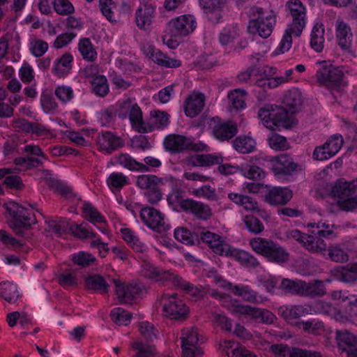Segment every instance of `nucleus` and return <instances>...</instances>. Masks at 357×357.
<instances>
[{
	"label": "nucleus",
	"instance_id": "obj_1",
	"mask_svg": "<svg viewBox=\"0 0 357 357\" xmlns=\"http://www.w3.org/2000/svg\"><path fill=\"white\" fill-rule=\"evenodd\" d=\"M357 178L351 181H343L339 179L333 186L331 195L337 197L338 206L343 211H351L357 208Z\"/></svg>",
	"mask_w": 357,
	"mask_h": 357
},
{
	"label": "nucleus",
	"instance_id": "obj_2",
	"mask_svg": "<svg viewBox=\"0 0 357 357\" xmlns=\"http://www.w3.org/2000/svg\"><path fill=\"white\" fill-rule=\"evenodd\" d=\"M6 210L12 219L9 221V227L19 236L27 237V231L36 222L31 220L27 210L17 203L11 202L6 204Z\"/></svg>",
	"mask_w": 357,
	"mask_h": 357
},
{
	"label": "nucleus",
	"instance_id": "obj_3",
	"mask_svg": "<svg viewBox=\"0 0 357 357\" xmlns=\"http://www.w3.org/2000/svg\"><path fill=\"white\" fill-rule=\"evenodd\" d=\"M250 245L257 253L264 256L271 262L283 264L289 260V253L273 241L254 238L250 240Z\"/></svg>",
	"mask_w": 357,
	"mask_h": 357
},
{
	"label": "nucleus",
	"instance_id": "obj_4",
	"mask_svg": "<svg viewBox=\"0 0 357 357\" xmlns=\"http://www.w3.org/2000/svg\"><path fill=\"white\" fill-rule=\"evenodd\" d=\"M317 82L331 90L340 91L345 86L344 73L337 67L324 65L317 73Z\"/></svg>",
	"mask_w": 357,
	"mask_h": 357
},
{
	"label": "nucleus",
	"instance_id": "obj_5",
	"mask_svg": "<svg viewBox=\"0 0 357 357\" xmlns=\"http://www.w3.org/2000/svg\"><path fill=\"white\" fill-rule=\"evenodd\" d=\"M136 183L140 188L147 190L145 195L149 203L155 204L162 199V178L155 175L144 174L137 177Z\"/></svg>",
	"mask_w": 357,
	"mask_h": 357
},
{
	"label": "nucleus",
	"instance_id": "obj_6",
	"mask_svg": "<svg viewBox=\"0 0 357 357\" xmlns=\"http://www.w3.org/2000/svg\"><path fill=\"white\" fill-rule=\"evenodd\" d=\"M164 302L162 308L167 316L179 321L185 320L187 318L189 307L183 301L177 299L176 294L167 296L164 298Z\"/></svg>",
	"mask_w": 357,
	"mask_h": 357
},
{
	"label": "nucleus",
	"instance_id": "obj_7",
	"mask_svg": "<svg viewBox=\"0 0 357 357\" xmlns=\"http://www.w3.org/2000/svg\"><path fill=\"white\" fill-rule=\"evenodd\" d=\"M196 27L194 16L185 15L172 20L168 23V29L172 36H185L192 32Z\"/></svg>",
	"mask_w": 357,
	"mask_h": 357
},
{
	"label": "nucleus",
	"instance_id": "obj_8",
	"mask_svg": "<svg viewBox=\"0 0 357 357\" xmlns=\"http://www.w3.org/2000/svg\"><path fill=\"white\" fill-rule=\"evenodd\" d=\"M275 24V15L260 16L259 18L249 22L248 31L250 33H257L261 38H266L273 32Z\"/></svg>",
	"mask_w": 357,
	"mask_h": 357
},
{
	"label": "nucleus",
	"instance_id": "obj_9",
	"mask_svg": "<svg viewBox=\"0 0 357 357\" xmlns=\"http://www.w3.org/2000/svg\"><path fill=\"white\" fill-rule=\"evenodd\" d=\"M147 277L155 279L156 281L172 280L174 285L179 287L188 293L191 292V287H195L192 284L185 282L182 278L178 275H174L169 271H165L157 267H153L149 271Z\"/></svg>",
	"mask_w": 357,
	"mask_h": 357
},
{
	"label": "nucleus",
	"instance_id": "obj_10",
	"mask_svg": "<svg viewBox=\"0 0 357 357\" xmlns=\"http://www.w3.org/2000/svg\"><path fill=\"white\" fill-rule=\"evenodd\" d=\"M234 312L241 314L249 315L257 321L272 324L274 321V314L267 310L253 307L250 305H234Z\"/></svg>",
	"mask_w": 357,
	"mask_h": 357
},
{
	"label": "nucleus",
	"instance_id": "obj_11",
	"mask_svg": "<svg viewBox=\"0 0 357 357\" xmlns=\"http://www.w3.org/2000/svg\"><path fill=\"white\" fill-rule=\"evenodd\" d=\"M112 281L115 284L117 298L121 303H132V301L142 291L141 288L137 284L126 285L117 279H112Z\"/></svg>",
	"mask_w": 357,
	"mask_h": 357
},
{
	"label": "nucleus",
	"instance_id": "obj_12",
	"mask_svg": "<svg viewBox=\"0 0 357 357\" xmlns=\"http://www.w3.org/2000/svg\"><path fill=\"white\" fill-rule=\"evenodd\" d=\"M181 337V347L184 357H201L202 351L196 345L199 341L198 333L194 328L188 330Z\"/></svg>",
	"mask_w": 357,
	"mask_h": 357
},
{
	"label": "nucleus",
	"instance_id": "obj_13",
	"mask_svg": "<svg viewBox=\"0 0 357 357\" xmlns=\"http://www.w3.org/2000/svg\"><path fill=\"white\" fill-rule=\"evenodd\" d=\"M142 220L151 229L161 232L165 230L163 217L160 211L152 207H145L140 211Z\"/></svg>",
	"mask_w": 357,
	"mask_h": 357
},
{
	"label": "nucleus",
	"instance_id": "obj_14",
	"mask_svg": "<svg viewBox=\"0 0 357 357\" xmlns=\"http://www.w3.org/2000/svg\"><path fill=\"white\" fill-rule=\"evenodd\" d=\"M289 109L283 106H275L272 107L273 126H282L286 129H290L296 124V121Z\"/></svg>",
	"mask_w": 357,
	"mask_h": 357
},
{
	"label": "nucleus",
	"instance_id": "obj_15",
	"mask_svg": "<svg viewBox=\"0 0 357 357\" xmlns=\"http://www.w3.org/2000/svg\"><path fill=\"white\" fill-rule=\"evenodd\" d=\"M163 144L167 151L172 153H178L188 150L192 140L184 135L171 134L165 138Z\"/></svg>",
	"mask_w": 357,
	"mask_h": 357
},
{
	"label": "nucleus",
	"instance_id": "obj_16",
	"mask_svg": "<svg viewBox=\"0 0 357 357\" xmlns=\"http://www.w3.org/2000/svg\"><path fill=\"white\" fill-rule=\"evenodd\" d=\"M181 208L184 211H190L197 218L208 220L212 215L211 209L208 205L191 199H186L181 203Z\"/></svg>",
	"mask_w": 357,
	"mask_h": 357
},
{
	"label": "nucleus",
	"instance_id": "obj_17",
	"mask_svg": "<svg viewBox=\"0 0 357 357\" xmlns=\"http://www.w3.org/2000/svg\"><path fill=\"white\" fill-rule=\"evenodd\" d=\"M336 340L340 349L347 351L349 356L357 354V336L347 330L336 331Z\"/></svg>",
	"mask_w": 357,
	"mask_h": 357
},
{
	"label": "nucleus",
	"instance_id": "obj_18",
	"mask_svg": "<svg viewBox=\"0 0 357 357\" xmlns=\"http://www.w3.org/2000/svg\"><path fill=\"white\" fill-rule=\"evenodd\" d=\"M292 191L287 188L273 187L264 196L271 205H285L292 198Z\"/></svg>",
	"mask_w": 357,
	"mask_h": 357
},
{
	"label": "nucleus",
	"instance_id": "obj_19",
	"mask_svg": "<svg viewBox=\"0 0 357 357\" xmlns=\"http://www.w3.org/2000/svg\"><path fill=\"white\" fill-rule=\"evenodd\" d=\"M272 161L276 162V165L273 167L275 174L290 175L298 167L297 163L287 153L275 156Z\"/></svg>",
	"mask_w": 357,
	"mask_h": 357
},
{
	"label": "nucleus",
	"instance_id": "obj_20",
	"mask_svg": "<svg viewBox=\"0 0 357 357\" xmlns=\"http://www.w3.org/2000/svg\"><path fill=\"white\" fill-rule=\"evenodd\" d=\"M155 8L149 3H144L136 10L135 22L137 26L143 30H148L154 17Z\"/></svg>",
	"mask_w": 357,
	"mask_h": 357
},
{
	"label": "nucleus",
	"instance_id": "obj_21",
	"mask_svg": "<svg viewBox=\"0 0 357 357\" xmlns=\"http://www.w3.org/2000/svg\"><path fill=\"white\" fill-rule=\"evenodd\" d=\"M205 96L202 93L189 96L184 105V111L187 116L190 118L197 116L204 106Z\"/></svg>",
	"mask_w": 357,
	"mask_h": 357
},
{
	"label": "nucleus",
	"instance_id": "obj_22",
	"mask_svg": "<svg viewBox=\"0 0 357 357\" xmlns=\"http://www.w3.org/2000/svg\"><path fill=\"white\" fill-rule=\"evenodd\" d=\"M331 272L340 281L346 283L357 282V263L338 266Z\"/></svg>",
	"mask_w": 357,
	"mask_h": 357
},
{
	"label": "nucleus",
	"instance_id": "obj_23",
	"mask_svg": "<svg viewBox=\"0 0 357 357\" xmlns=\"http://www.w3.org/2000/svg\"><path fill=\"white\" fill-rule=\"evenodd\" d=\"M84 285L87 290H91L100 294H106L109 291V284L105 278L100 274H92L84 278Z\"/></svg>",
	"mask_w": 357,
	"mask_h": 357
},
{
	"label": "nucleus",
	"instance_id": "obj_24",
	"mask_svg": "<svg viewBox=\"0 0 357 357\" xmlns=\"http://www.w3.org/2000/svg\"><path fill=\"white\" fill-rule=\"evenodd\" d=\"M83 211L85 215L89 218L90 222L93 223L103 234L107 233L105 228L106 220L105 218L97 211L90 203H85L83 206Z\"/></svg>",
	"mask_w": 357,
	"mask_h": 357
},
{
	"label": "nucleus",
	"instance_id": "obj_25",
	"mask_svg": "<svg viewBox=\"0 0 357 357\" xmlns=\"http://www.w3.org/2000/svg\"><path fill=\"white\" fill-rule=\"evenodd\" d=\"M98 143L100 148L107 153H112L124 144L120 137L115 136L111 132H102V136L98 139Z\"/></svg>",
	"mask_w": 357,
	"mask_h": 357
},
{
	"label": "nucleus",
	"instance_id": "obj_26",
	"mask_svg": "<svg viewBox=\"0 0 357 357\" xmlns=\"http://www.w3.org/2000/svg\"><path fill=\"white\" fill-rule=\"evenodd\" d=\"M302 103L303 100L301 94L298 90L287 91L282 100V106L289 109L291 114H294L300 110Z\"/></svg>",
	"mask_w": 357,
	"mask_h": 357
},
{
	"label": "nucleus",
	"instance_id": "obj_27",
	"mask_svg": "<svg viewBox=\"0 0 357 357\" xmlns=\"http://www.w3.org/2000/svg\"><path fill=\"white\" fill-rule=\"evenodd\" d=\"M237 126L234 123H222L214 126L213 133L220 141L229 140L237 133Z\"/></svg>",
	"mask_w": 357,
	"mask_h": 357
},
{
	"label": "nucleus",
	"instance_id": "obj_28",
	"mask_svg": "<svg viewBox=\"0 0 357 357\" xmlns=\"http://www.w3.org/2000/svg\"><path fill=\"white\" fill-rule=\"evenodd\" d=\"M174 238L185 245L199 244V235L197 232L190 231L185 227H178L174 231Z\"/></svg>",
	"mask_w": 357,
	"mask_h": 357
},
{
	"label": "nucleus",
	"instance_id": "obj_29",
	"mask_svg": "<svg viewBox=\"0 0 357 357\" xmlns=\"http://www.w3.org/2000/svg\"><path fill=\"white\" fill-rule=\"evenodd\" d=\"M352 34L350 33V27L345 23L340 22L337 29V38L338 45L344 51L349 52L351 46Z\"/></svg>",
	"mask_w": 357,
	"mask_h": 357
},
{
	"label": "nucleus",
	"instance_id": "obj_30",
	"mask_svg": "<svg viewBox=\"0 0 357 357\" xmlns=\"http://www.w3.org/2000/svg\"><path fill=\"white\" fill-rule=\"evenodd\" d=\"M233 146L238 153L246 154L255 151L256 142L250 137L238 136L233 141Z\"/></svg>",
	"mask_w": 357,
	"mask_h": 357
},
{
	"label": "nucleus",
	"instance_id": "obj_31",
	"mask_svg": "<svg viewBox=\"0 0 357 357\" xmlns=\"http://www.w3.org/2000/svg\"><path fill=\"white\" fill-rule=\"evenodd\" d=\"M326 294V288L324 281L314 280L310 282H305V285H304L303 296L321 297Z\"/></svg>",
	"mask_w": 357,
	"mask_h": 357
},
{
	"label": "nucleus",
	"instance_id": "obj_32",
	"mask_svg": "<svg viewBox=\"0 0 357 357\" xmlns=\"http://www.w3.org/2000/svg\"><path fill=\"white\" fill-rule=\"evenodd\" d=\"M129 119L133 127H135L139 132L145 133L148 132L146 123L142 119V112L139 107L135 104L133 105L129 114Z\"/></svg>",
	"mask_w": 357,
	"mask_h": 357
},
{
	"label": "nucleus",
	"instance_id": "obj_33",
	"mask_svg": "<svg viewBox=\"0 0 357 357\" xmlns=\"http://www.w3.org/2000/svg\"><path fill=\"white\" fill-rule=\"evenodd\" d=\"M0 297L10 303H15L19 298L17 287L9 282L0 283Z\"/></svg>",
	"mask_w": 357,
	"mask_h": 357
},
{
	"label": "nucleus",
	"instance_id": "obj_34",
	"mask_svg": "<svg viewBox=\"0 0 357 357\" xmlns=\"http://www.w3.org/2000/svg\"><path fill=\"white\" fill-rule=\"evenodd\" d=\"M151 116L152 124L146 126L148 132H151L154 128L161 129L168 124L169 115L165 112L154 110L151 112Z\"/></svg>",
	"mask_w": 357,
	"mask_h": 357
},
{
	"label": "nucleus",
	"instance_id": "obj_35",
	"mask_svg": "<svg viewBox=\"0 0 357 357\" xmlns=\"http://www.w3.org/2000/svg\"><path fill=\"white\" fill-rule=\"evenodd\" d=\"M233 257L241 265L248 268H255L259 265V262L254 256L244 250L234 249Z\"/></svg>",
	"mask_w": 357,
	"mask_h": 357
},
{
	"label": "nucleus",
	"instance_id": "obj_36",
	"mask_svg": "<svg viewBox=\"0 0 357 357\" xmlns=\"http://www.w3.org/2000/svg\"><path fill=\"white\" fill-rule=\"evenodd\" d=\"M289 10L293 18L290 28L296 29V36H300L305 25V9L291 8Z\"/></svg>",
	"mask_w": 357,
	"mask_h": 357
},
{
	"label": "nucleus",
	"instance_id": "obj_37",
	"mask_svg": "<svg viewBox=\"0 0 357 357\" xmlns=\"http://www.w3.org/2000/svg\"><path fill=\"white\" fill-rule=\"evenodd\" d=\"M117 162L124 167L132 171H147L149 169L146 165L136 161L134 158L126 153L120 154L117 157Z\"/></svg>",
	"mask_w": 357,
	"mask_h": 357
},
{
	"label": "nucleus",
	"instance_id": "obj_38",
	"mask_svg": "<svg viewBox=\"0 0 357 357\" xmlns=\"http://www.w3.org/2000/svg\"><path fill=\"white\" fill-rule=\"evenodd\" d=\"M195 161H192V166H211L213 165H220L223 158L222 156L214 155L212 154H197L194 156Z\"/></svg>",
	"mask_w": 357,
	"mask_h": 357
},
{
	"label": "nucleus",
	"instance_id": "obj_39",
	"mask_svg": "<svg viewBox=\"0 0 357 357\" xmlns=\"http://www.w3.org/2000/svg\"><path fill=\"white\" fill-rule=\"evenodd\" d=\"M304 285H305V281L285 278L282 280L280 288L289 293L303 296Z\"/></svg>",
	"mask_w": 357,
	"mask_h": 357
},
{
	"label": "nucleus",
	"instance_id": "obj_40",
	"mask_svg": "<svg viewBox=\"0 0 357 357\" xmlns=\"http://www.w3.org/2000/svg\"><path fill=\"white\" fill-rule=\"evenodd\" d=\"M246 91L241 89H236L228 94V98L231 102V107L236 110L243 109L246 104L245 102V96Z\"/></svg>",
	"mask_w": 357,
	"mask_h": 357
},
{
	"label": "nucleus",
	"instance_id": "obj_41",
	"mask_svg": "<svg viewBox=\"0 0 357 357\" xmlns=\"http://www.w3.org/2000/svg\"><path fill=\"white\" fill-rule=\"evenodd\" d=\"M316 24L312 29L311 34V47L318 52H320L324 47L323 43L324 29Z\"/></svg>",
	"mask_w": 357,
	"mask_h": 357
},
{
	"label": "nucleus",
	"instance_id": "obj_42",
	"mask_svg": "<svg viewBox=\"0 0 357 357\" xmlns=\"http://www.w3.org/2000/svg\"><path fill=\"white\" fill-rule=\"evenodd\" d=\"M93 86V91L99 96H105L108 93L109 86L104 75H97L91 82Z\"/></svg>",
	"mask_w": 357,
	"mask_h": 357
},
{
	"label": "nucleus",
	"instance_id": "obj_43",
	"mask_svg": "<svg viewBox=\"0 0 357 357\" xmlns=\"http://www.w3.org/2000/svg\"><path fill=\"white\" fill-rule=\"evenodd\" d=\"M132 348L137 351L135 357H153L155 351L153 345L142 342H135Z\"/></svg>",
	"mask_w": 357,
	"mask_h": 357
},
{
	"label": "nucleus",
	"instance_id": "obj_44",
	"mask_svg": "<svg viewBox=\"0 0 357 357\" xmlns=\"http://www.w3.org/2000/svg\"><path fill=\"white\" fill-rule=\"evenodd\" d=\"M79 50L84 59L90 61L95 60L96 52L93 49L89 38H85L80 40Z\"/></svg>",
	"mask_w": 357,
	"mask_h": 357
},
{
	"label": "nucleus",
	"instance_id": "obj_45",
	"mask_svg": "<svg viewBox=\"0 0 357 357\" xmlns=\"http://www.w3.org/2000/svg\"><path fill=\"white\" fill-rule=\"evenodd\" d=\"M270 147L275 151H285L289 148V143L285 137L277 133H272L268 139Z\"/></svg>",
	"mask_w": 357,
	"mask_h": 357
},
{
	"label": "nucleus",
	"instance_id": "obj_46",
	"mask_svg": "<svg viewBox=\"0 0 357 357\" xmlns=\"http://www.w3.org/2000/svg\"><path fill=\"white\" fill-rule=\"evenodd\" d=\"M328 256L333 261L338 263L347 262L349 255L339 245L330 246L328 249Z\"/></svg>",
	"mask_w": 357,
	"mask_h": 357
},
{
	"label": "nucleus",
	"instance_id": "obj_47",
	"mask_svg": "<svg viewBox=\"0 0 357 357\" xmlns=\"http://www.w3.org/2000/svg\"><path fill=\"white\" fill-rule=\"evenodd\" d=\"M96 259L91 254L81 251L75 254L72 257V261L76 265L82 267H87L93 264Z\"/></svg>",
	"mask_w": 357,
	"mask_h": 357
},
{
	"label": "nucleus",
	"instance_id": "obj_48",
	"mask_svg": "<svg viewBox=\"0 0 357 357\" xmlns=\"http://www.w3.org/2000/svg\"><path fill=\"white\" fill-rule=\"evenodd\" d=\"M244 222L248 231L255 234H259L264 229V227L261 222L254 215H245L244 218Z\"/></svg>",
	"mask_w": 357,
	"mask_h": 357
},
{
	"label": "nucleus",
	"instance_id": "obj_49",
	"mask_svg": "<svg viewBox=\"0 0 357 357\" xmlns=\"http://www.w3.org/2000/svg\"><path fill=\"white\" fill-rule=\"evenodd\" d=\"M344 143L343 138L340 135H334L331 137H330L326 142V147L329 149L328 156H333L342 146Z\"/></svg>",
	"mask_w": 357,
	"mask_h": 357
},
{
	"label": "nucleus",
	"instance_id": "obj_50",
	"mask_svg": "<svg viewBox=\"0 0 357 357\" xmlns=\"http://www.w3.org/2000/svg\"><path fill=\"white\" fill-rule=\"evenodd\" d=\"M87 223L83 222L80 225L72 224L70 233L79 238H86L88 237L95 238L96 234L91 231L87 228Z\"/></svg>",
	"mask_w": 357,
	"mask_h": 357
},
{
	"label": "nucleus",
	"instance_id": "obj_51",
	"mask_svg": "<svg viewBox=\"0 0 357 357\" xmlns=\"http://www.w3.org/2000/svg\"><path fill=\"white\" fill-rule=\"evenodd\" d=\"M14 163L17 166L24 167L26 169L37 167L43 165V162L40 160L29 155L16 158L14 160Z\"/></svg>",
	"mask_w": 357,
	"mask_h": 357
},
{
	"label": "nucleus",
	"instance_id": "obj_52",
	"mask_svg": "<svg viewBox=\"0 0 357 357\" xmlns=\"http://www.w3.org/2000/svg\"><path fill=\"white\" fill-rule=\"evenodd\" d=\"M54 10L59 15H66L74 13L73 4L68 0H54Z\"/></svg>",
	"mask_w": 357,
	"mask_h": 357
},
{
	"label": "nucleus",
	"instance_id": "obj_53",
	"mask_svg": "<svg viewBox=\"0 0 357 357\" xmlns=\"http://www.w3.org/2000/svg\"><path fill=\"white\" fill-rule=\"evenodd\" d=\"M229 0H199L200 6L206 12L220 10Z\"/></svg>",
	"mask_w": 357,
	"mask_h": 357
},
{
	"label": "nucleus",
	"instance_id": "obj_54",
	"mask_svg": "<svg viewBox=\"0 0 357 357\" xmlns=\"http://www.w3.org/2000/svg\"><path fill=\"white\" fill-rule=\"evenodd\" d=\"M139 331L147 342H153L156 338L157 331L154 326L148 321H142L139 324Z\"/></svg>",
	"mask_w": 357,
	"mask_h": 357
},
{
	"label": "nucleus",
	"instance_id": "obj_55",
	"mask_svg": "<svg viewBox=\"0 0 357 357\" xmlns=\"http://www.w3.org/2000/svg\"><path fill=\"white\" fill-rule=\"evenodd\" d=\"M40 102L46 113L54 112L57 108V103L50 93L43 92L41 95Z\"/></svg>",
	"mask_w": 357,
	"mask_h": 357
},
{
	"label": "nucleus",
	"instance_id": "obj_56",
	"mask_svg": "<svg viewBox=\"0 0 357 357\" xmlns=\"http://www.w3.org/2000/svg\"><path fill=\"white\" fill-rule=\"evenodd\" d=\"M302 312V307L299 306L291 307L282 306L278 309V314L284 319H297L301 316Z\"/></svg>",
	"mask_w": 357,
	"mask_h": 357
},
{
	"label": "nucleus",
	"instance_id": "obj_57",
	"mask_svg": "<svg viewBox=\"0 0 357 357\" xmlns=\"http://www.w3.org/2000/svg\"><path fill=\"white\" fill-rule=\"evenodd\" d=\"M111 317L115 324L120 325L129 321L132 314L121 307H117L111 312Z\"/></svg>",
	"mask_w": 357,
	"mask_h": 357
},
{
	"label": "nucleus",
	"instance_id": "obj_58",
	"mask_svg": "<svg viewBox=\"0 0 357 357\" xmlns=\"http://www.w3.org/2000/svg\"><path fill=\"white\" fill-rule=\"evenodd\" d=\"M55 96L62 102H67L72 100L73 91L71 87L66 86H59L54 91Z\"/></svg>",
	"mask_w": 357,
	"mask_h": 357
},
{
	"label": "nucleus",
	"instance_id": "obj_59",
	"mask_svg": "<svg viewBox=\"0 0 357 357\" xmlns=\"http://www.w3.org/2000/svg\"><path fill=\"white\" fill-rule=\"evenodd\" d=\"M194 194L198 197H204L209 200L217 201L218 197L215 193V188H212L210 185H204L195 190Z\"/></svg>",
	"mask_w": 357,
	"mask_h": 357
},
{
	"label": "nucleus",
	"instance_id": "obj_60",
	"mask_svg": "<svg viewBox=\"0 0 357 357\" xmlns=\"http://www.w3.org/2000/svg\"><path fill=\"white\" fill-rule=\"evenodd\" d=\"M199 235V243L204 242L207 243L211 248L215 245H218L220 241V236L211 231H201Z\"/></svg>",
	"mask_w": 357,
	"mask_h": 357
},
{
	"label": "nucleus",
	"instance_id": "obj_61",
	"mask_svg": "<svg viewBox=\"0 0 357 357\" xmlns=\"http://www.w3.org/2000/svg\"><path fill=\"white\" fill-rule=\"evenodd\" d=\"M127 183V178L121 173H112L107 179V184L109 187L121 188Z\"/></svg>",
	"mask_w": 357,
	"mask_h": 357
},
{
	"label": "nucleus",
	"instance_id": "obj_62",
	"mask_svg": "<svg viewBox=\"0 0 357 357\" xmlns=\"http://www.w3.org/2000/svg\"><path fill=\"white\" fill-rule=\"evenodd\" d=\"M272 107H273V105L268 107L260 108L258 112V116L264 122V126L270 129H273Z\"/></svg>",
	"mask_w": 357,
	"mask_h": 357
},
{
	"label": "nucleus",
	"instance_id": "obj_63",
	"mask_svg": "<svg viewBox=\"0 0 357 357\" xmlns=\"http://www.w3.org/2000/svg\"><path fill=\"white\" fill-rule=\"evenodd\" d=\"M291 347L284 344H273L268 351L278 357H289Z\"/></svg>",
	"mask_w": 357,
	"mask_h": 357
},
{
	"label": "nucleus",
	"instance_id": "obj_64",
	"mask_svg": "<svg viewBox=\"0 0 357 357\" xmlns=\"http://www.w3.org/2000/svg\"><path fill=\"white\" fill-rule=\"evenodd\" d=\"M289 357H321L320 353L298 347H291Z\"/></svg>",
	"mask_w": 357,
	"mask_h": 357
}]
</instances>
